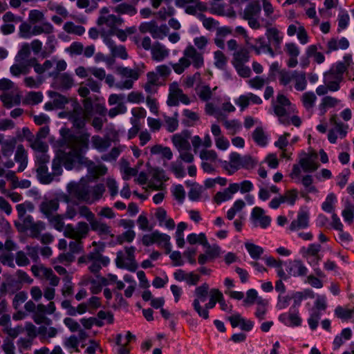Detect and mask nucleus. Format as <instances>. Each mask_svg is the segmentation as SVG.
<instances>
[{
  "mask_svg": "<svg viewBox=\"0 0 354 354\" xmlns=\"http://www.w3.org/2000/svg\"><path fill=\"white\" fill-rule=\"evenodd\" d=\"M62 138L51 141L55 156L52 161V172L48 171L47 165L37 167V177L42 184H50L53 181H57L62 175L63 167H66V128L62 127L59 130Z\"/></svg>",
  "mask_w": 354,
  "mask_h": 354,
  "instance_id": "obj_1",
  "label": "nucleus"
},
{
  "mask_svg": "<svg viewBox=\"0 0 354 354\" xmlns=\"http://www.w3.org/2000/svg\"><path fill=\"white\" fill-rule=\"evenodd\" d=\"M277 78L279 84L289 91L294 88L297 91H304L307 88L308 81L303 71L281 69Z\"/></svg>",
  "mask_w": 354,
  "mask_h": 354,
  "instance_id": "obj_2",
  "label": "nucleus"
},
{
  "mask_svg": "<svg viewBox=\"0 0 354 354\" xmlns=\"http://www.w3.org/2000/svg\"><path fill=\"white\" fill-rule=\"evenodd\" d=\"M105 192V187L102 184H97L91 189L78 187L76 189V196L78 199L92 204L100 200Z\"/></svg>",
  "mask_w": 354,
  "mask_h": 354,
  "instance_id": "obj_3",
  "label": "nucleus"
},
{
  "mask_svg": "<svg viewBox=\"0 0 354 354\" xmlns=\"http://www.w3.org/2000/svg\"><path fill=\"white\" fill-rule=\"evenodd\" d=\"M136 248L131 246L124 248V251H119L115 259L118 268L127 269L131 272H135L138 268V264L135 259Z\"/></svg>",
  "mask_w": 354,
  "mask_h": 354,
  "instance_id": "obj_4",
  "label": "nucleus"
},
{
  "mask_svg": "<svg viewBox=\"0 0 354 354\" xmlns=\"http://www.w3.org/2000/svg\"><path fill=\"white\" fill-rule=\"evenodd\" d=\"M88 232V226L84 222L79 223L75 228L68 225V237L75 239L74 241H71L69 244L73 252H77L81 250L82 245L80 240L85 237Z\"/></svg>",
  "mask_w": 354,
  "mask_h": 354,
  "instance_id": "obj_5",
  "label": "nucleus"
},
{
  "mask_svg": "<svg viewBox=\"0 0 354 354\" xmlns=\"http://www.w3.org/2000/svg\"><path fill=\"white\" fill-rule=\"evenodd\" d=\"M180 102L185 105L191 103V100L185 94L177 82H173L169 85V94L167 104L169 106H178Z\"/></svg>",
  "mask_w": 354,
  "mask_h": 354,
  "instance_id": "obj_6",
  "label": "nucleus"
},
{
  "mask_svg": "<svg viewBox=\"0 0 354 354\" xmlns=\"http://www.w3.org/2000/svg\"><path fill=\"white\" fill-rule=\"evenodd\" d=\"M209 289V285L206 283L196 287L194 290L195 299L192 303L194 310L197 313L199 317L205 319H207L209 318V313H207L206 310H202L201 303H203L206 301Z\"/></svg>",
  "mask_w": 354,
  "mask_h": 354,
  "instance_id": "obj_7",
  "label": "nucleus"
},
{
  "mask_svg": "<svg viewBox=\"0 0 354 354\" xmlns=\"http://www.w3.org/2000/svg\"><path fill=\"white\" fill-rule=\"evenodd\" d=\"M124 22L122 17L109 13L106 7H103L100 11V16L97 19V24L100 26L106 25L110 28L109 33L115 29L117 26H121Z\"/></svg>",
  "mask_w": 354,
  "mask_h": 354,
  "instance_id": "obj_8",
  "label": "nucleus"
},
{
  "mask_svg": "<svg viewBox=\"0 0 354 354\" xmlns=\"http://www.w3.org/2000/svg\"><path fill=\"white\" fill-rule=\"evenodd\" d=\"M308 269L300 259H294L288 261L286 263V269L285 271L286 278H281L287 280L289 278L299 277L306 276Z\"/></svg>",
  "mask_w": 354,
  "mask_h": 354,
  "instance_id": "obj_9",
  "label": "nucleus"
},
{
  "mask_svg": "<svg viewBox=\"0 0 354 354\" xmlns=\"http://www.w3.org/2000/svg\"><path fill=\"white\" fill-rule=\"evenodd\" d=\"M31 271L35 277L48 281L53 286H57L59 284V279L53 273V270L41 263L32 266Z\"/></svg>",
  "mask_w": 354,
  "mask_h": 354,
  "instance_id": "obj_10",
  "label": "nucleus"
},
{
  "mask_svg": "<svg viewBox=\"0 0 354 354\" xmlns=\"http://www.w3.org/2000/svg\"><path fill=\"white\" fill-rule=\"evenodd\" d=\"M122 78L126 79L119 82L117 86L120 89H130L133 87V82L139 78V73L137 70L127 67H120L118 69Z\"/></svg>",
  "mask_w": 354,
  "mask_h": 354,
  "instance_id": "obj_11",
  "label": "nucleus"
},
{
  "mask_svg": "<svg viewBox=\"0 0 354 354\" xmlns=\"http://www.w3.org/2000/svg\"><path fill=\"white\" fill-rule=\"evenodd\" d=\"M321 250V245L317 243L310 244L308 247H303L300 249V254L305 258L308 263L313 267L318 266L322 257L319 254Z\"/></svg>",
  "mask_w": 354,
  "mask_h": 354,
  "instance_id": "obj_12",
  "label": "nucleus"
},
{
  "mask_svg": "<svg viewBox=\"0 0 354 354\" xmlns=\"http://www.w3.org/2000/svg\"><path fill=\"white\" fill-rule=\"evenodd\" d=\"M330 122L333 127L331 128L328 133V139L330 143L335 144L337 138H344L347 133L348 125L341 122H337L336 115H332Z\"/></svg>",
  "mask_w": 354,
  "mask_h": 354,
  "instance_id": "obj_13",
  "label": "nucleus"
},
{
  "mask_svg": "<svg viewBox=\"0 0 354 354\" xmlns=\"http://www.w3.org/2000/svg\"><path fill=\"white\" fill-rule=\"evenodd\" d=\"M310 209L307 206H302L299 208L297 218L293 220L289 225L290 231H298L306 229L309 226Z\"/></svg>",
  "mask_w": 354,
  "mask_h": 354,
  "instance_id": "obj_14",
  "label": "nucleus"
},
{
  "mask_svg": "<svg viewBox=\"0 0 354 354\" xmlns=\"http://www.w3.org/2000/svg\"><path fill=\"white\" fill-rule=\"evenodd\" d=\"M250 222L253 227L266 229L271 223V218L266 214L263 209L260 207H254L250 214Z\"/></svg>",
  "mask_w": 354,
  "mask_h": 354,
  "instance_id": "obj_15",
  "label": "nucleus"
},
{
  "mask_svg": "<svg viewBox=\"0 0 354 354\" xmlns=\"http://www.w3.org/2000/svg\"><path fill=\"white\" fill-rule=\"evenodd\" d=\"M199 157L201 159V167L207 174L215 171L216 162L218 155L214 150L203 149L200 151Z\"/></svg>",
  "mask_w": 354,
  "mask_h": 354,
  "instance_id": "obj_16",
  "label": "nucleus"
},
{
  "mask_svg": "<svg viewBox=\"0 0 354 354\" xmlns=\"http://www.w3.org/2000/svg\"><path fill=\"white\" fill-rule=\"evenodd\" d=\"M175 5L184 8L187 14L195 15L198 12L205 11L207 9L206 4L198 0H176Z\"/></svg>",
  "mask_w": 354,
  "mask_h": 354,
  "instance_id": "obj_17",
  "label": "nucleus"
},
{
  "mask_svg": "<svg viewBox=\"0 0 354 354\" xmlns=\"http://www.w3.org/2000/svg\"><path fill=\"white\" fill-rule=\"evenodd\" d=\"M86 259L91 262L89 270L91 272L97 273L101 269V265L106 266L109 263V259L102 256L99 252H91L86 257H80L79 263L85 262Z\"/></svg>",
  "mask_w": 354,
  "mask_h": 354,
  "instance_id": "obj_18",
  "label": "nucleus"
},
{
  "mask_svg": "<svg viewBox=\"0 0 354 354\" xmlns=\"http://www.w3.org/2000/svg\"><path fill=\"white\" fill-rule=\"evenodd\" d=\"M316 159L317 153L314 151L308 153L302 151L299 154V163L304 171H314L319 167Z\"/></svg>",
  "mask_w": 354,
  "mask_h": 354,
  "instance_id": "obj_19",
  "label": "nucleus"
},
{
  "mask_svg": "<svg viewBox=\"0 0 354 354\" xmlns=\"http://www.w3.org/2000/svg\"><path fill=\"white\" fill-rule=\"evenodd\" d=\"M183 55L187 60L191 61V64L196 68H200L204 65L203 54L198 52L193 46H187L183 50Z\"/></svg>",
  "mask_w": 354,
  "mask_h": 354,
  "instance_id": "obj_20",
  "label": "nucleus"
},
{
  "mask_svg": "<svg viewBox=\"0 0 354 354\" xmlns=\"http://www.w3.org/2000/svg\"><path fill=\"white\" fill-rule=\"evenodd\" d=\"M189 132L188 131H183L173 135L171 140L178 151H181L182 150L189 149L191 147L189 142Z\"/></svg>",
  "mask_w": 354,
  "mask_h": 354,
  "instance_id": "obj_21",
  "label": "nucleus"
},
{
  "mask_svg": "<svg viewBox=\"0 0 354 354\" xmlns=\"http://www.w3.org/2000/svg\"><path fill=\"white\" fill-rule=\"evenodd\" d=\"M241 155L236 152L230 154L229 160L224 161L222 165L223 169L229 175H232L241 169Z\"/></svg>",
  "mask_w": 354,
  "mask_h": 354,
  "instance_id": "obj_22",
  "label": "nucleus"
},
{
  "mask_svg": "<svg viewBox=\"0 0 354 354\" xmlns=\"http://www.w3.org/2000/svg\"><path fill=\"white\" fill-rule=\"evenodd\" d=\"M0 100L3 105L8 109L19 105L21 102V95L17 86L12 91H9L7 93L1 94Z\"/></svg>",
  "mask_w": 354,
  "mask_h": 354,
  "instance_id": "obj_23",
  "label": "nucleus"
},
{
  "mask_svg": "<svg viewBox=\"0 0 354 354\" xmlns=\"http://www.w3.org/2000/svg\"><path fill=\"white\" fill-rule=\"evenodd\" d=\"M235 103L239 106L241 111H243L250 104H261L262 103V100L259 96L252 93H247L240 95L237 99H236Z\"/></svg>",
  "mask_w": 354,
  "mask_h": 354,
  "instance_id": "obj_24",
  "label": "nucleus"
},
{
  "mask_svg": "<svg viewBox=\"0 0 354 354\" xmlns=\"http://www.w3.org/2000/svg\"><path fill=\"white\" fill-rule=\"evenodd\" d=\"M284 51L289 56L286 64L289 68H295L298 64L297 57L300 54L299 46L292 42L286 43L284 46Z\"/></svg>",
  "mask_w": 354,
  "mask_h": 354,
  "instance_id": "obj_25",
  "label": "nucleus"
},
{
  "mask_svg": "<svg viewBox=\"0 0 354 354\" xmlns=\"http://www.w3.org/2000/svg\"><path fill=\"white\" fill-rule=\"evenodd\" d=\"M50 96L52 101L46 103L44 105V109L46 111L64 109L66 104V98L65 96L57 92H50Z\"/></svg>",
  "mask_w": 354,
  "mask_h": 354,
  "instance_id": "obj_26",
  "label": "nucleus"
},
{
  "mask_svg": "<svg viewBox=\"0 0 354 354\" xmlns=\"http://www.w3.org/2000/svg\"><path fill=\"white\" fill-rule=\"evenodd\" d=\"M248 49L253 50L256 54L268 53L272 57L274 56V52L272 50L269 42L268 43L263 37L255 39V44L253 45L250 41V45L248 46Z\"/></svg>",
  "mask_w": 354,
  "mask_h": 354,
  "instance_id": "obj_27",
  "label": "nucleus"
},
{
  "mask_svg": "<svg viewBox=\"0 0 354 354\" xmlns=\"http://www.w3.org/2000/svg\"><path fill=\"white\" fill-rule=\"evenodd\" d=\"M291 310L290 308V310ZM279 320L286 326L291 327L299 326L302 323V319L299 315L298 310L281 314L279 316Z\"/></svg>",
  "mask_w": 354,
  "mask_h": 354,
  "instance_id": "obj_28",
  "label": "nucleus"
},
{
  "mask_svg": "<svg viewBox=\"0 0 354 354\" xmlns=\"http://www.w3.org/2000/svg\"><path fill=\"white\" fill-rule=\"evenodd\" d=\"M103 41L110 49L111 55L113 57H119L122 59H127L128 58V53L124 46H117L114 41L107 36H104Z\"/></svg>",
  "mask_w": 354,
  "mask_h": 354,
  "instance_id": "obj_29",
  "label": "nucleus"
},
{
  "mask_svg": "<svg viewBox=\"0 0 354 354\" xmlns=\"http://www.w3.org/2000/svg\"><path fill=\"white\" fill-rule=\"evenodd\" d=\"M169 53V49L158 41H156L151 48V58L158 62H162L168 57Z\"/></svg>",
  "mask_w": 354,
  "mask_h": 354,
  "instance_id": "obj_30",
  "label": "nucleus"
},
{
  "mask_svg": "<svg viewBox=\"0 0 354 354\" xmlns=\"http://www.w3.org/2000/svg\"><path fill=\"white\" fill-rule=\"evenodd\" d=\"M155 217L158 220L160 226L165 227L169 230H172L175 228L174 221L167 216L165 209L162 207L157 208L155 212Z\"/></svg>",
  "mask_w": 354,
  "mask_h": 354,
  "instance_id": "obj_31",
  "label": "nucleus"
},
{
  "mask_svg": "<svg viewBox=\"0 0 354 354\" xmlns=\"http://www.w3.org/2000/svg\"><path fill=\"white\" fill-rule=\"evenodd\" d=\"M263 260L266 266L276 269L277 274L279 278H286L285 270L283 269L284 262L282 260L277 259L270 255L264 256Z\"/></svg>",
  "mask_w": 354,
  "mask_h": 354,
  "instance_id": "obj_32",
  "label": "nucleus"
},
{
  "mask_svg": "<svg viewBox=\"0 0 354 354\" xmlns=\"http://www.w3.org/2000/svg\"><path fill=\"white\" fill-rule=\"evenodd\" d=\"M106 279L102 277L97 275L95 278L91 277H86L84 279V284L90 286L91 292L93 294L99 293L102 288V285L106 284Z\"/></svg>",
  "mask_w": 354,
  "mask_h": 354,
  "instance_id": "obj_33",
  "label": "nucleus"
},
{
  "mask_svg": "<svg viewBox=\"0 0 354 354\" xmlns=\"http://www.w3.org/2000/svg\"><path fill=\"white\" fill-rule=\"evenodd\" d=\"M315 293L310 289H305L303 291L299 292H294L291 295V300H293V304L291 309L295 308H298L303 300L306 299L308 298H314Z\"/></svg>",
  "mask_w": 354,
  "mask_h": 354,
  "instance_id": "obj_34",
  "label": "nucleus"
},
{
  "mask_svg": "<svg viewBox=\"0 0 354 354\" xmlns=\"http://www.w3.org/2000/svg\"><path fill=\"white\" fill-rule=\"evenodd\" d=\"M349 46V41L345 37L341 38H331L330 39L327 44V53H330L332 51L337 50L339 49L345 50L348 48Z\"/></svg>",
  "mask_w": 354,
  "mask_h": 354,
  "instance_id": "obj_35",
  "label": "nucleus"
},
{
  "mask_svg": "<svg viewBox=\"0 0 354 354\" xmlns=\"http://www.w3.org/2000/svg\"><path fill=\"white\" fill-rule=\"evenodd\" d=\"M156 244L159 248L164 249L167 254L171 251L172 245L170 236L158 230H156Z\"/></svg>",
  "mask_w": 354,
  "mask_h": 354,
  "instance_id": "obj_36",
  "label": "nucleus"
},
{
  "mask_svg": "<svg viewBox=\"0 0 354 354\" xmlns=\"http://www.w3.org/2000/svg\"><path fill=\"white\" fill-rule=\"evenodd\" d=\"M151 175L153 178L157 180V183L151 182L149 187L155 190L162 189V182L168 179L163 169L159 168L153 169L151 170Z\"/></svg>",
  "mask_w": 354,
  "mask_h": 354,
  "instance_id": "obj_37",
  "label": "nucleus"
},
{
  "mask_svg": "<svg viewBox=\"0 0 354 354\" xmlns=\"http://www.w3.org/2000/svg\"><path fill=\"white\" fill-rule=\"evenodd\" d=\"M59 208V202L57 199L46 200L41 203L39 205L40 211L47 218H50L53 213Z\"/></svg>",
  "mask_w": 354,
  "mask_h": 354,
  "instance_id": "obj_38",
  "label": "nucleus"
},
{
  "mask_svg": "<svg viewBox=\"0 0 354 354\" xmlns=\"http://www.w3.org/2000/svg\"><path fill=\"white\" fill-rule=\"evenodd\" d=\"M266 36L270 44H272L277 46L280 45L283 39L282 32L275 27L267 28Z\"/></svg>",
  "mask_w": 354,
  "mask_h": 354,
  "instance_id": "obj_39",
  "label": "nucleus"
},
{
  "mask_svg": "<svg viewBox=\"0 0 354 354\" xmlns=\"http://www.w3.org/2000/svg\"><path fill=\"white\" fill-rule=\"evenodd\" d=\"M15 160L17 162L19 163L18 171H23L26 168L28 165V156L27 152L22 145H19L17 147L15 155Z\"/></svg>",
  "mask_w": 354,
  "mask_h": 354,
  "instance_id": "obj_40",
  "label": "nucleus"
},
{
  "mask_svg": "<svg viewBox=\"0 0 354 354\" xmlns=\"http://www.w3.org/2000/svg\"><path fill=\"white\" fill-rule=\"evenodd\" d=\"M254 142L260 147H266L268 143V136L262 127H257L252 133Z\"/></svg>",
  "mask_w": 354,
  "mask_h": 354,
  "instance_id": "obj_41",
  "label": "nucleus"
},
{
  "mask_svg": "<svg viewBox=\"0 0 354 354\" xmlns=\"http://www.w3.org/2000/svg\"><path fill=\"white\" fill-rule=\"evenodd\" d=\"M150 152L152 155H158L162 158L170 160L173 158V153L168 147L162 145H155L150 148Z\"/></svg>",
  "mask_w": 354,
  "mask_h": 354,
  "instance_id": "obj_42",
  "label": "nucleus"
},
{
  "mask_svg": "<svg viewBox=\"0 0 354 354\" xmlns=\"http://www.w3.org/2000/svg\"><path fill=\"white\" fill-rule=\"evenodd\" d=\"M340 100L331 96L324 97L319 104V111L322 115H324L328 109L333 108L339 104Z\"/></svg>",
  "mask_w": 354,
  "mask_h": 354,
  "instance_id": "obj_43",
  "label": "nucleus"
},
{
  "mask_svg": "<svg viewBox=\"0 0 354 354\" xmlns=\"http://www.w3.org/2000/svg\"><path fill=\"white\" fill-rule=\"evenodd\" d=\"M250 53L246 48L241 47L233 53L232 63L234 65L245 64L249 61Z\"/></svg>",
  "mask_w": 354,
  "mask_h": 354,
  "instance_id": "obj_44",
  "label": "nucleus"
},
{
  "mask_svg": "<svg viewBox=\"0 0 354 354\" xmlns=\"http://www.w3.org/2000/svg\"><path fill=\"white\" fill-rule=\"evenodd\" d=\"M317 96L312 91L305 92L301 97V101L304 107L308 111H312L317 102Z\"/></svg>",
  "mask_w": 354,
  "mask_h": 354,
  "instance_id": "obj_45",
  "label": "nucleus"
},
{
  "mask_svg": "<svg viewBox=\"0 0 354 354\" xmlns=\"http://www.w3.org/2000/svg\"><path fill=\"white\" fill-rule=\"evenodd\" d=\"M318 50L319 47L317 45H310L306 49V54L308 57H313L317 64H321L324 62L325 57L324 55L318 51Z\"/></svg>",
  "mask_w": 354,
  "mask_h": 354,
  "instance_id": "obj_46",
  "label": "nucleus"
},
{
  "mask_svg": "<svg viewBox=\"0 0 354 354\" xmlns=\"http://www.w3.org/2000/svg\"><path fill=\"white\" fill-rule=\"evenodd\" d=\"M274 113L278 116L279 122L285 125L290 124V120L288 115L292 112H289L287 106L280 104H274Z\"/></svg>",
  "mask_w": 354,
  "mask_h": 354,
  "instance_id": "obj_47",
  "label": "nucleus"
},
{
  "mask_svg": "<svg viewBox=\"0 0 354 354\" xmlns=\"http://www.w3.org/2000/svg\"><path fill=\"white\" fill-rule=\"evenodd\" d=\"M261 12V7L258 1L249 3L243 11V19L259 17Z\"/></svg>",
  "mask_w": 354,
  "mask_h": 354,
  "instance_id": "obj_48",
  "label": "nucleus"
},
{
  "mask_svg": "<svg viewBox=\"0 0 354 354\" xmlns=\"http://www.w3.org/2000/svg\"><path fill=\"white\" fill-rule=\"evenodd\" d=\"M90 225L91 230L100 235H109L111 234V227L104 222L96 218L90 223Z\"/></svg>",
  "mask_w": 354,
  "mask_h": 354,
  "instance_id": "obj_49",
  "label": "nucleus"
},
{
  "mask_svg": "<svg viewBox=\"0 0 354 354\" xmlns=\"http://www.w3.org/2000/svg\"><path fill=\"white\" fill-rule=\"evenodd\" d=\"M10 68V73L13 76L18 77L21 75L27 74L29 71V66L30 64L26 62H15Z\"/></svg>",
  "mask_w": 354,
  "mask_h": 354,
  "instance_id": "obj_50",
  "label": "nucleus"
},
{
  "mask_svg": "<svg viewBox=\"0 0 354 354\" xmlns=\"http://www.w3.org/2000/svg\"><path fill=\"white\" fill-rule=\"evenodd\" d=\"M46 306L43 304L37 305L34 314V321L37 324H46L47 325L50 324V320L45 316L46 314Z\"/></svg>",
  "mask_w": 354,
  "mask_h": 354,
  "instance_id": "obj_51",
  "label": "nucleus"
},
{
  "mask_svg": "<svg viewBox=\"0 0 354 354\" xmlns=\"http://www.w3.org/2000/svg\"><path fill=\"white\" fill-rule=\"evenodd\" d=\"M113 10L119 15H128L133 16L137 13V9L134 5L122 3L113 8Z\"/></svg>",
  "mask_w": 354,
  "mask_h": 354,
  "instance_id": "obj_52",
  "label": "nucleus"
},
{
  "mask_svg": "<svg viewBox=\"0 0 354 354\" xmlns=\"http://www.w3.org/2000/svg\"><path fill=\"white\" fill-rule=\"evenodd\" d=\"M187 228V224L185 222H180L177 225L174 237L176 245L180 248H183L185 246L184 232Z\"/></svg>",
  "mask_w": 354,
  "mask_h": 354,
  "instance_id": "obj_53",
  "label": "nucleus"
},
{
  "mask_svg": "<svg viewBox=\"0 0 354 354\" xmlns=\"http://www.w3.org/2000/svg\"><path fill=\"white\" fill-rule=\"evenodd\" d=\"M30 55V46L29 44L24 43L21 45L20 50L15 57V62H24L30 64L32 60L28 59Z\"/></svg>",
  "mask_w": 354,
  "mask_h": 354,
  "instance_id": "obj_54",
  "label": "nucleus"
},
{
  "mask_svg": "<svg viewBox=\"0 0 354 354\" xmlns=\"http://www.w3.org/2000/svg\"><path fill=\"white\" fill-rule=\"evenodd\" d=\"M187 241L190 245L196 243L201 244L203 246L209 245V243L205 234L203 232L200 234L192 233L187 236Z\"/></svg>",
  "mask_w": 354,
  "mask_h": 354,
  "instance_id": "obj_55",
  "label": "nucleus"
},
{
  "mask_svg": "<svg viewBox=\"0 0 354 354\" xmlns=\"http://www.w3.org/2000/svg\"><path fill=\"white\" fill-rule=\"evenodd\" d=\"M335 315L344 321L354 318V308L337 306L335 310Z\"/></svg>",
  "mask_w": 354,
  "mask_h": 354,
  "instance_id": "obj_56",
  "label": "nucleus"
},
{
  "mask_svg": "<svg viewBox=\"0 0 354 354\" xmlns=\"http://www.w3.org/2000/svg\"><path fill=\"white\" fill-rule=\"evenodd\" d=\"M337 203V197L335 194L330 193L322 205V209L328 213H335V205Z\"/></svg>",
  "mask_w": 354,
  "mask_h": 354,
  "instance_id": "obj_57",
  "label": "nucleus"
},
{
  "mask_svg": "<svg viewBox=\"0 0 354 354\" xmlns=\"http://www.w3.org/2000/svg\"><path fill=\"white\" fill-rule=\"evenodd\" d=\"M86 339V333L84 330H80L77 336H71L68 339V348H72L74 351H79L78 345L80 342Z\"/></svg>",
  "mask_w": 354,
  "mask_h": 354,
  "instance_id": "obj_58",
  "label": "nucleus"
},
{
  "mask_svg": "<svg viewBox=\"0 0 354 354\" xmlns=\"http://www.w3.org/2000/svg\"><path fill=\"white\" fill-rule=\"evenodd\" d=\"M245 247L248 252L250 256L253 259H258L264 252V249L252 243H245Z\"/></svg>",
  "mask_w": 354,
  "mask_h": 354,
  "instance_id": "obj_59",
  "label": "nucleus"
},
{
  "mask_svg": "<svg viewBox=\"0 0 354 354\" xmlns=\"http://www.w3.org/2000/svg\"><path fill=\"white\" fill-rule=\"evenodd\" d=\"M268 301L265 299H258L255 316L259 320H263L268 311Z\"/></svg>",
  "mask_w": 354,
  "mask_h": 354,
  "instance_id": "obj_60",
  "label": "nucleus"
},
{
  "mask_svg": "<svg viewBox=\"0 0 354 354\" xmlns=\"http://www.w3.org/2000/svg\"><path fill=\"white\" fill-rule=\"evenodd\" d=\"M245 206V202L242 199H238L234 201L232 206L227 212V218L232 220L236 214L240 212Z\"/></svg>",
  "mask_w": 354,
  "mask_h": 354,
  "instance_id": "obj_61",
  "label": "nucleus"
},
{
  "mask_svg": "<svg viewBox=\"0 0 354 354\" xmlns=\"http://www.w3.org/2000/svg\"><path fill=\"white\" fill-rule=\"evenodd\" d=\"M136 32V28L127 27L124 30L118 29L117 28L110 32V35H115L121 41H125L128 35L133 34Z\"/></svg>",
  "mask_w": 354,
  "mask_h": 354,
  "instance_id": "obj_62",
  "label": "nucleus"
},
{
  "mask_svg": "<svg viewBox=\"0 0 354 354\" xmlns=\"http://www.w3.org/2000/svg\"><path fill=\"white\" fill-rule=\"evenodd\" d=\"M17 140L15 138L6 140L1 145V153L4 156H10L15 149Z\"/></svg>",
  "mask_w": 354,
  "mask_h": 354,
  "instance_id": "obj_63",
  "label": "nucleus"
},
{
  "mask_svg": "<svg viewBox=\"0 0 354 354\" xmlns=\"http://www.w3.org/2000/svg\"><path fill=\"white\" fill-rule=\"evenodd\" d=\"M342 216L346 223L352 224L354 220V205L346 203L342 210Z\"/></svg>",
  "mask_w": 354,
  "mask_h": 354,
  "instance_id": "obj_64",
  "label": "nucleus"
}]
</instances>
